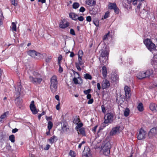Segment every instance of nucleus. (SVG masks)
I'll list each match as a JSON object with an SVG mask.
<instances>
[{
    "instance_id": "1",
    "label": "nucleus",
    "mask_w": 157,
    "mask_h": 157,
    "mask_svg": "<svg viewBox=\"0 0 157 157\" xmlns=\"http://www.w3.org/2000/svg\"><path fill=\"white\" fill-rule=\"evenodd\" d=\"M50 88L51 92L53 93H55L57 90L58 81L57 78L54 75L52 77L50 80Z\"/></svg>"
},
{
    "instance_id": "2",
    "label": "nucleus",
    "mask_w": 157,
    "mask_h": 157,
    "mask_svg": "<svg viewBox=\"0 0 157 157\" xmlns=\"http://www.w3.org/2000/svg\"><path fill=\"white\" fill-rule=\"evenodd\" d=\"M144 43L147 48L150 51L152 52L155 50V44L152 42L151 39H147L144 41Z\"/></svg>"
},
{
    "instance_id": "3",
    "label": "nucleus",
    "mask_w": 157,
    "mask_h": 157,
    "mask_svg": "<svg viewBox=\"0 0 157 157\" xmlns=\"http://www.w3.org/2000/svg\"><path fill=\"white\" fill-rule=\"evenodd\" d=\"M111 147V144L109 141L104 143L102 149L103 151V154L105 155L108 156L109 154Z\"/></svg>"
},
{
    "instance_id": "4",
    "label": "nucleus",
    "mask_w": 157,
    "mask_h": 157,
    "mask_svg": "<svg viewBox=\"0 0 157 157\" xmlns=\"http://www.w3.org/2000/svg\"><path fill=\"white\" fill-rule=\"evenodd\" d=\"M113 114L112 113H107L104 117V123L108 124L112 122L113 118Z\"/></svg>"
},
{
    "instance_id": "5",
    "label": "nucleus",
    "mask_w": 157,
    "mask_h": 157,
    "mask_svg": "<svg viewBox=\"0 0 157 157\" xmlns=\"http://www.w3.org/2000/svg\"><path fill=\"white\" fill-rule=\"evenodd\" d=\"M105 46V47H103V48L101 49L99 51V52L100 53V56L102 58L108 57L109 55V49L106 45Z\"/></svg>"
},
{
    "instance_id": "6",
    "label": "nucleus",
    "mask_w": 157,
    "mask_h": 157,
    "mask_svg": "<svg viewBox=\"0 0 157 157\" xmlns=\"http://www.w3.org/2000/svg\"><path fill=\"white\" fill-rule=\"evenodd\" d=\"M146 132L141 128L139 130V133L137 135V138L138 140L144 139L146 137Z\"/></svg>"
},
{
    "instance_id": "7",
    "label": "nucleus",
    "mask_w": 157,
    "mask_h": 157,
    "mask_svg": "<svg viewBox=\"0 0 157 157\" xmlns=\"http://www.w3.org/2000/svg\"><path fill=\"white\" fill-rule=\"evenodd\" d=\"M125 94V95L126 100L128 101L130 100L131 94L130 93V89L127 86H125L124 88Z\"/></svg>"
},
{
    "instance_id": "8",
    "label": "nucleus",
    "mask_w": 157,
    "mask_h": 157,
    "mask_svg": "<svg viewBox=\"0 0 157 157\" xmlns=\"http://www.w3.org/2000/svg\"><path fill=\"white\" fill-rule=\"evenodd\" d=\"M157 134V128L156 127L152 128L148 133V136L149 138H152Z\"/></svg>"
},
{
    "instance_id": "9",
    "label": "nucleus",
    "mask_w": 157,
    "mask_h": 157,
    "mask_svg": "<svg viewBox=\"0 0 157 157\" xmlns=\"http://www.w3.org/2000/svg\"><path fill=\"white\" fill-rule=\"evenodd\" d=\"M29 79L31 82L35 84L40 83L42 80V79L41 78H34L32 76H30L29 77Z\"/></svg>"
},
{
    "instance_id": "10",
    "label": "nucleus",
    "mask_w": 157,
    "mask_h": 157,
    "mask_svg": "<svg viewBox=\"0 0 157 157\" xmlns=\"http://www.w3.org/2000/svg\"><path fill=\"white\" fill-rule=\"evenodd\" d=\"M30 108L31 110L32 111L33 114H37L38 112L37 111L36 108L34 105V101H32L31 102V103L30 105Z\"/></svg>"
},
{
    "instance_id": "11",
    "label": "nucleus",
    "mask_w": 157,
    "mask_h": 157,
    "mask_svg": "<svg viewBox=\"0 0 157 157\" xmlns=\"http://www.w3.org/2000/svg\"><path fill=\"white\" fill-rule=\"evenodd\" d=\"M109 82L107 79L103 80L102 82V88L104 90L108 88L110 86Z\"/></svg>"
},
{
    "instance_id": "12",
    "label": "nucleus",
    "mask_w": 157,
    "mask_h": 157,
    "mask_svg": "<svg viewBox=\"0 0 157 157\" xmlns=\"http://www.w3.org/2000/svg\"><path fill=\"white\" fill-rule=\"evenodd\" d=\"M62 129L65 133H67L69 130V126L68 124L66 122H63V125L62 126Z\"/></svg>"
},
{
    "instance_id": "13",
    "label": "nucleus",
    "mask_w": 157,
    "mask_h": 157,
    "mask_svg": "<svg viewBox=\"0 0 157 157\" xmlns=\"http://www.w3.org/2000/svg\"><path fill=\"white\" fill-rule=\"evenodd\" d=\"M120 128V127H117L113 128L110 132V135L113 136L117 132H119Z\"/></svg>"
},
{
    "instance_id": "14",
    "label": "nucleus",
    "mask_w": 157,
    "mask_h": 157,
    "mask_svg": "<svg viewBox=\"0 0 157 157\" xmlns=\"http://www.w3.org/2000/svg\"><path fill=\"white\" fill-rule=\"evenodd\" d=\"M149 108L152 111L156 112L157 111V106L155 103H151L149 105Z\"/></svg>"
},
{
    "instance_id": "15",
    "label": "nucleus",
    "mask_w": 157,
    "mask_h": 157,
    "mask_svg": "<svg viewBox=\"0 0 157 157\" xmlns=\"http://www.w3.org/2000/svg\"><path fill=\"white\" fill-rule=\"evenodd\" d=\"M137 77L139 79H142L146 78L144 72L142 71L139 73L137 75Z\"/></svg>"
},
{
    "instance_id": "16",
    "label": "nucleus",
    "mask_w": 157,
    "mask_h": 157,
    "mask_svg": "<svg viewBox=\"0 0 157 157\" xmlns=\"http://www.w3.org/2000/svg\"><path fill=\"white\" fill-rule=\"evenodd\" d=\"M86 4L90 6H95L96 4L95 0H86Z\"/></svg>"
},
{
    "instance_id": "17",
    "label": "nucleus",
    "mask_w": 157,
    "mask_h": 157,
    "mask_svg": "<svg viewBox=\"0 0 157 157\" xmlns=\"http://www.w3.org/2000/svg\"><path fill=\"white\" fill-rule=\"evenodd\" d=\"M84 155L86 157H89L90 155V151L89 148L87 147L85 148L83 151Z\"/></svg>"
},
{
    "instance_id": "18",
    "label": "nucleus",
    "mask_w": 157,
    "mask_h": 157,
    "mask_svg": "<svg viewBox=\"0 0 157 157\" xmlns=\"http://www.w3.org/2000/svg\"><path fill=\"white\" fill-rule=\"evenodd\" d=\"M37 52L34 50H30L28 51V54L33 58H35Z\"/></svg>"
},
{
    "instance_id": "19",
    "label": "nucleus",
    "mask_w": 157,
    "mask_h": 157,
    "mask_svg": "<svg viewBox=\"0 0 157 157\" xmlns=\"http://www.w3.org/2000/svg\"><path fill=\"white\" fill-rule=\"evenodd\" d=\"M65 21L64 20H63L62 21V23H60L59 24V27L62 29H65L68 27L69 25V24L68 22H67L66 23L64 24L63 23Z\"/></svg>"
},
{
    "instance_id": "20",
    "label": "nucleus",
    "mask_w": 157,
    "mask_h": 157,
    "mask_svg": "<svg viewBox=\"0 0 157 157\" xmlns=\"http://www.w3.org/2000/svg\"><path fill=\"white\" fill-rule=\"evenodd\" d=\"M131 3V1L129 0L127 1L125 0L123 3V6L126 9H128Z\"/></svg>"
},
{
    "instance_id": "21",
    "label": "nucleus",
    "mask_w": 157,
    "mask_h": 157,
    "mask_svg": "<svg viewBox=\"0 0 157 157\" xmlns=\"http://www.w3.org/2000/svg\"><path fill=\"white\" fill-rule=\"evenodd\" d=\"M146 75V78L152 75L153 71L151 69L147 70L146 71L144 72Z\"/></svg>"
},
{
    "instance_id": "22",
    "label": "nucleus",
    "mask_w": 157,
    "mask_h": 157,
    "mask_svg": "<svg viewBox=\"0 0 157 157\" xmlns=\"http://www.w3.org/2000/svg\"><path fill=\"white\" fill-rule=\"evenodd\" d=\"M69 17L71 18L73 20L76 21L77 20V17L78 16L77 15L74 13H69Z\"/></svg>"
},
{
    "instance_id": "23",
    "label": "nucleus",
    "mask_w": 157,
    "mask_h": 157,
    "mask_svg": "<svg viewBox=\"0 0 157 157\" xmlns=\"http://www.w3.org/2000/svg\"><path fill=\"white\" fill-rule=\"evenodd\" d=\"M102 72L103 77L104 78L106 77L107 75V71L106 67L105 66L103 67Z\"/></svg>"
},
{
    "instance_id": "24",
    "label": "nucleus",
    "mask_w": 157,
    "mask_h": 157,
    "mask_svg": "<svg viewBox=\"0 0 157 157\" xmlns=\"http://www.w3.org/2000/svg\"><path fill=\"white\" fill-rule=\"evenodd\" d=\"M22 102V99L20 96L17 97L15 100V103L17 105H20L21 104Z\"/></svg>"
},
{
    "instance_id": "25",
    "label": "nucleus",
    "mask_w": 157,
    "mask_h": 157,
    "mask_svg": "<svg viewBox=\"0 0 157 157\" xmlns=\"http://www.w3.org/2000/svg\"><path fill=\"white\" fill-rule=\"evenodd\" d=\"M0 151L1 152L7 151H6L5 150V148L4 143H2L1 141H0Z\"/></svg>"
},
{
    "instance_id": "26",
    "label": "nucleus",
    "mask_w": 157,
    "mask_h": 157,
    "mask_svg": "<svg viewBox=\"0 0 157 157\" xmlns=\"http://www.w3.org/2000/svg\"><path fill=\"white\" fill-rule=\"evenodd\" d=\"M17 90H16V91H17L19 94V95L20 94V92L21 91V89L22 88V86L21 85V82H18L17 84Z\"/></svg>"
},
{
    "instance_id": "27",
    "label": "nucleus",
    "mask_w": 157,
    "mask_h": 157,
    "mask_svg": "<svg viewBox=\"0 0 157 157\" xmlns=\"http://www.w3.org/2000/svg\"><path fill=\"white\" fill-rule=\"evenodd\" d=\"M8 113V112H6L4 113L0 117V122H2L4 121L3 119L6 118L7 114Z\"/></svg>"
},
{
    "instance_id": "28",
    "label": "nucleus",
    "mask_w": 157,
    "mask_h": 157,
    "mask_svg": "<svg viewBox=\"0 0 157 157\" xmlns=\"http://www.w3.org/2000/svg\"><path fill=\"white\" fill-rule=\"evenodd\" d=\"M108 8L109 10H113L117 6L116 4L115 3H110L108 6Z\"/></svg>"
},
{
    "instance_id": "29",
    "label": "nucleus",
    "mask_w": 157,
    "mask_h": 157,
    "mask_svg": "<svg viewBox=\"0 0 157 157\" xmlns=\"http://www.w3.org/2000/svg\"><path fill=\"white\" fill-rule=\"evenodd\" d=\"M79 131L80 133L83 136H86L85 128H82L79 129Z\"/></svg>"
},
{
    "instance_id": "30",
    "label": "nucleus",
    "mask_w": 157,
    "mask_h": 157,
    "mask_svg": "<svg viewBox=\"0 0 157 157\" xmlns=\"http://www.w3.org/2000/svg\"><path fill=\"white\" fill-rule=\"evenodd\" d=\"M137 109L140 112H142L144 110L143 105L142 103H140L137 106Z\"/></svg>"
},
{
    "instance_id": "31",
    "label": "nucleus",
    "mask_w": 157,
    "mask_h": 157,
    "mask_svg": "<svg viewBox=\"0 0 157 157\" xmlns=\"http://www.w3.org/2000/svg\"><path fill=\"white\" fill-rule=\"evenodd\" d=\"M129 112H130L129 109L128 108H127L125 109V110H124V116L126 117H128L129 115Z\"/></svg>"
},
{
    "instance_id": "32",
    "label": "nucleus",
    "mask_w": 157,
    "mask_h": 157,
    "mask_svg": "<svg viewBox=\"0 0 157 157\" xmlns=\"http://www.w3.org/2000/svg\"><path fill=\"white\" fill-rule=\"evenodd\" d=\"M43 58V55L38 53L37 52V54L36 55V57L35 58L37 59H42Z\"/></svg>"
},
{
    "instance_id": "33",
    "label": "nucleus",
    "mask_w": 157,
    "mask_h": 157,
    "mask_svg": "<svg viewBox=\"0 0 157 157\" xmlns=\"http://www.w3.org/2000/svg\"><path fill=\"white\" fill-rule=\"evenodd\" d=\"M77 124V125L75 128V129L77 131H78V129H79L80 128H82V127L83 125V124L82 123H80L79 124Z\"/></svg>"
},
{
    "instance_id": "34",
    "label": "nucleus",
    "mask_w": 157,
    "mask_h": 157,
    "mask_svg": "<svg viewBox=\"0 0 157 157\" xmlns=\"http://www.w3.org/2000/svg\"><path fill=\"white\" fill-rule=\"evenodd\" d=\"M9 139L12 143H14L15 141V136L14 135H11L9 136Z\"/></svg>"
},
{
    "instance_id": "35",
    "label": "nucleus",
    "mask_w": 157,
    "mask_h": 157,
    "mask_svg": "<svg viewBox=\"0 0 157 157\" xmlns=\"http://www.w3.org/2000/svg\"><path fill=\"white\" fill-rule=\"evenodd\" d=\"M84 78L86 79L91 80L92 79V77L91 75L89 74L86 73L84 75Z\"/></svg>"
},
{
    "instance_id": "36",
    "label": "nucleus",
    "mask_w": 157,
    "mask_h": 157,
    "mask_svg": "<svg viewBox=\"0 0 157 157\" xmlns=\"http://www.w3.org/2000/svg\"><path fill=\"white\" fill-rule=\"evenodd\" d=\"M53 126V123H52L50 121H49L48 122V130L50 131V130L52 129Z\"/></svg>"
},
{
    "instance_id": "37",
    "label": "nucleus",
    "mask_w": 157,
    "mask_h": 157,
    "mask_svg": "<svg viewBox=\"0 0 157 157\" xmlns=\"http://www.w3.org/2000/svg\"><path fill=\"white\" fill-rule=\"evenodd\" d=\"M56 137L54 136H53L51 137L49 139V140L50 142V143H51V144H52L53 143H54L55 142L54 139Z\"/></svg>"
},
{
    "instance_id": "38",
    "label": "nucleus",
    "mask_w": 157,
    "mask_h": 157,
    "mask_svg": "<svg viewBox=\"0 0 157 157\" xmlns=\"http://www.w3.org/2000/svg\"><path fill=\"white\" fill-rule=\"evenodd\" d=\"M12 29L13 31H16L17 28L16 23L15 22H13L12 23Z\"/></svg>"
},
{
    "instance_id": "39",
    "label": "nucleus",
    "mask_w": 157,
    "mask_h": 157,
    "mask_svg": "<svg viewBox=\"0 0 157 157\" xmlns=\"http://www.w3.org/2000/svg\"><path fill=\"white\" fill-rule=\"evenodd\" d=\"M79 4L78 2L74 3L72 5L73 8L75 9H77L79 7Z\"/></svg>"
},
{
    "instance_id": "40",
    "label": "nucleus",
    "mask_w": 157,
    "mask_h": 157,
    "mask_svg": "<svg viewBox=\"0 0 157 157\" xmlns=\"http://www.w3.org/2000/svg\"><path fill=\"white\" fill-rule=\"evenodd\" d=\"M118 76L117 75H113L112 76V80L113 81H116L118 79Z\"/></svg>"
},
{
    "instance_id": "41",
    "label": "nucleus",
    "mask_w": 157,
    "mask_h": 157,
    "mask_svg": "<svg viewBox=\"0 0 157 157\" xmlns=\"http://www.w3.org/2000/svg\"><path fill=\"white\" fill-rule=\"evenodd\" d=\"M82 56H78V63L79 64L80 66H81L83 64V63L82 61Z\"/></svg>"
},
{
    "instance_id": "42",
    "label": "nucleus",
    "mask_w": 157,
    "mask_h": 157,
    "mask_svg": "<svg viewBox=\"0 0 157 157\" xmlns=\"http://www.w3.org/2000/svg\"><path fill=\"white\" fill-rule=\"evenodd\" d=\"M12 4L14 6H17V0H11Z\"/></svg>"
},
{
    "instance_id": "43",
    "label": "nucleus",
    "mask_w": 157,
    "mask_h": 157,
    "mask_svg": "<svg viewBox=\"0 0 157 157\" xmlns=\"http://www.w3.org/2000/svg\"><path fill=\"white\" fill-rule=\"evenodd\" d=\"M5 149H6V150H5L6 151V152H5L7 153V151L10 150L11 149V146L10 145H6L5 147Z\"/></svg>"
},
{
    "instance_id": "44",
    "label": "nucleus",
    "mask_w": 157,
    "mask_h": 157,
    "mask_svg": "<svg viewBox=\"0 0 157 157\" xmlns=\"http://www.w3.org/2000/svg\"><path fill=\"white\" fill-rule=\"evenodd\" d=\"M75 64L76 67L78 70L79 71H81V69L80 67V65L77 62L75 63Z\"/></svg>"
},
{
    "instance_id": "45",
    "label": "nucleus",
    "mask_w": 157,
    "mask_h": 157,
    "mask_svg": "<svg viewBox=\"0 0 157 157\" xmlns=\"http://www.w3.org/2000/svg\"><path fill=\"white\" fill-rule=\"evenodd\" d=\"M69 154V155L71 157H75V155L74 151L72 150H70Z\"/></svg>"
},
{
    "instance_id": "46",
    "label": "nucleus",
    "mask_w": 157,
    "mask_h": 157,
    "mask_svg": "<svg viewBox=\"0 0 157 157\" xmlns=\"http://www.w3.org/2000/svg\"><path fill=\"white\" fill-rule=\"evenodd\" d=\"M73 81L74 82V83L75 84H77L79 83L78 82V80L77 78L76 77H74L73 79Z\"/></svg>"
},
{
    "instance_id": "47",
    "label": "nucleus",
    "mask_w": 157,
    "mask_h": 157,
    "mask_svg": "<svg viewBox=\"0 0 157 157\" xmlns=\"http://www.w3.org/2000/svg\"><path fill=\"white\" fill-rule=\"evenodd\" d=\"M90 91L91 89H89L88 90H84L83 92L85 94L88 95V94H89V93L90 92Z\"/></svg>"
},
{
    "instance_id": "48",
    "label": "nucleus",
    "mask_w": 157,
    "mask_h": 157,
    "mask_svg": "<svg viewBox=\"0 0 157 157\" xmlns=\"http://www.w3.org/2000/svg\"><path fill=\"white\" fill-rule=\"evenodd\" d=\"M70 34L73 35H75V33L74 30L73 29H71L70 30Z\"/></svg>"
},
{
    "instance_id": "49",
    "label": "nucleus",
    "mask_w": 157,
    "mask_h": 157,
    "mask_svg": "<svg viewBox=\"0 0 157 157\" xmlns=\"http://www.w3.org/2000/svg\"><path fill=\"white\" fill-rule=\"evenodd\" d=\"M101 108L102 111L103 113H105L106 112V110L105 109V108L103 105H102L101 106Z\"/></svg>"
},
{
    "instance_id": "50",
    "label": "nucleus",
    "mask_w": 157,
    "mask_h": 157,
    "mask_svg": "<svg viewBox=\"0 0 157 157\" xmlns=\"http://www.w3.org/2000/svg\"><path fill=\"white\" fill-rule=\"evenodd\" d=\"M80 121L79 119L77 117L75 118L74 119V122L76 124H78V123Z\"/></svg>"
},
{
    "instance_id": "51",
    "label": "nucleus",
    "mask_w": 157,
    "mask_h": 157,
    "mask_svg": "<svg viewBox=\"0 0 157 157\" xmlns=\"http://www.w3.org/2000/svg\"><path fill=\"white\" fill-rule=\"evenodd\" d=\"M125 101V98H124V96H121V99L120 100V102H121L122 103H123Z\"/></svg>"
},
{
    "instance_id": "52",
    "label": "nucleus",
    "mask_w": 157,
    "mask_h": 157,
    "mask_svg": "<svg viewBox=\"0 0 157 157\" xmlns=\"http://www.w3.org/2000/svg\"><path fill=\"white\" fill-rule=\"evenodd\" d=\"M114 11V12L116 13L117 14H118L119 12V10L118 8L117 7V6L113 9Z\"/></svg>"
},
{
    "instance_id": "53",
    "label": "nucleus",
    "mask_w": 157,
    "mask_h": 157,
    "mask_svg": "<svg viewBox=\"0 0 157 157\" xmlns=\"http://www.w3.org/2000/svg\"><path fill=\"white\" fill-rule=\"evenodd\" d=\"M83 55V52L82 51V50H79L78 54V57L79 56H82V57Z\"/></svg>"
},
{
    "instance_id": "54",
    "label": "nucleus",
    "mask_w": 157,
    "mask_h": 157,
    "mask_svg": "<svg viewBox=\"0 0 157 157\" xmlns=\"http://www.w3.org/2000/svg\"><path fill=\"white\" fill-rule=\"evenodd\" d=\"M85 9L82 6L79 9V11L81 12H83L85 11Z\"/></svg>"
},
{
    "instance_id": "55",
    "label": "nucleus",
    "mask_w": 157,
    "mask_h": 157,
    "mask_svg": "<svg viewBox=\"0 0 157 157\" xmlns=\"http://www.w3.org/2000/svg\"><path fill=\"white\" fill-rule=\"evenodd\" d=\"M77 19H78L79 21H82L83 20H84V17H83L82 16H80L79 17H78L77 18Z\"/></svg>"
},
{
    "instance_id": "56",
    "label": "nucleus",
    "mask_w": 157,
    "mask_h": 157,
    "mask_svg": "<svg viewBox=\"0 0 157 157\" xmlns=\"http://www.w3.org/2000/svg\"><path fill=\"white\" fill-rule=\"evenodd\" d=\"M86 20L87 21L90 22L91 21V18L90 16H88L86 17Z\"/></svg>"
},
{
    "instance_id": "57",
    "label": "nucleus",
    "mask_w": 157,
    "mask_h": 157,
    "mask_svg": "<svg viewBox=\"0 0 157 157\" xmlns=\"http://www.w3.org/2000/svg\"><path fill=\"white\" fill-rule=\"evenodd\" d=\"M45 113V112L44 111H43L40 114H39L38 116V118L39 120H40L41 117L44 115Z\"/></svg>"
},
{
    "instance_id": "58",
    "label": "nucleus",
    "mask_w": 157,
    "mask_h": 157,
    "mask_svg": "<svg viewBox=\"0 0 157 157\" xmlns=\"http://www.w3.org/2000/svg\"><path fill=\"white\" fill-rule=\"evenodd\" d=\"M89 99V100L88 101L87 103L88 104H92L93 102V101H94L93 99V98H92V99Z\"/></svg>"
},
{
    "instance_id": "59",
    "label": "nucleus",
    "mask_w": 157,
    "mask_h": 157,
    "mask_svg": "<svg viewBox=\"0 0 157 157\" xmlns=\"http://www.w3.org/2000/svg\"><path fill=\"white\" fill-rule=\"evenodd\" d=\"M50 145L48 144H47L46 145L45 147H44V149L46 150H48L49 148L50 147Z\"/></svg>"
},
{
    "instance_id": "60",
    "label": "nucleus",
    "mask_w": 157,
    "mask_h": 157,
    "mask_svg": "<svg viewBox=\"0 0 157 157\" xmlns=\"http://www.w3.org/2000/svg\"><path fill=\"white\" fill-rule=\"evenodd\" d=\"M59 72L60 73H62L63 71V68L61 67V65H59Z\"/></svg>"
},
{
    "instance_id": "61",
    "label": "nucleus",
    "mask_w": 157,
    "mask_h": 157,
    "mask_svg": "<svg viewBox=\"0 0 157 157\" xmlns=\"http://www.w3.org/2000/svg\"><path fill=\"white\" fill-rule=\"evenodd\" d=\"M51 58L50 57H47L45 59V61L46 62L49 63L50 62Z\"/></svg>"
},
{
    "instance_id": "62",
    "label": "nucleus",
    "mask_w": 157,
    "mask_h": 157,
    "mask_svg": "<svg viewBox=\"0 0 157 157\" xmlns=\"http://www.w3.org/2000/svg\"><path fill=\"white\" fill-rule=\"evenodd\" d=\"M108 16H109V13L107 12H106L105 13L104 16V18L105 19H106V18H108Z\"/></svg>"
},
{
    "instance_id": "63",
    "label": "nucleus",
    "mask_w": 157,
    "mask_h": 157,
    "mask_svg": "<svg viewBox=\"0 0 157 157\" xmlns=\"http://www.w3.org/2000/svg\"><path fill=\"white\" fill-rule=\"evenodd\" d=\"M18 130L17 128H15L14 129H13L12 130V132L13 133H15L16 132H17L18 131Z\"/></svg>"
},
{
    "instance_id": "64",
    "label": "nucleus",
    "mask_w": 157,
    "mask_h": 157,
    "mask_svg": "<svg viewBox=\"0 0 157 157\" xmlns=\"http://www.w3.org/2000/svg\"><path fill=\"white\" fill-rule=\"evenodd\" d=\"M97 87L98 89L99 90H100L101 89V87L100 83H97Z\"/></svg>"
}]
</instances>
